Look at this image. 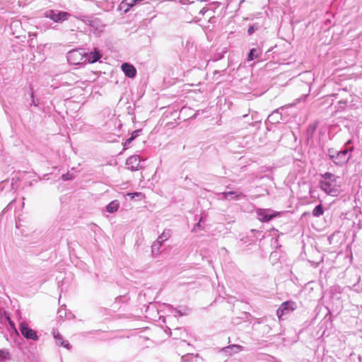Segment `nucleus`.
<instances>
[{"mask_svg":"<svg viewBox=\"0 0 362 362\" xmlns=\"http://www.w3.org/2000/svg\"><path fill=\"white\" fill-rule=\"evenodd\" d=\"M320 187L327 194L332 197H337L341 192L339 177L330 173L322 175Z\"/></svg>","mask_w":362,"mask_h":362,"instance_id":"f257e3e1","label":"nucleus"},{"mask_svg":"<svg viewBox=\"0 0 362 362\" xmlns=\"http://www.w3.org/2000/svg\"><path fill=\"white\" fill-rule=\"evenodd\" d=\"M329 156L330 158L333 160V162L337 165H342L344 163H346L350 158V154L349 153V151L347 150L340 151L337 152H335L333 150H329Z\"/></svg>","mask_w":362,"mask_h":362,"instance_id":"f03ea898","label":"nucleus"},{"mask_svg":"<svg viewBox=\"0 0 362 362\" xmlns=\"http://www.w3.org/2000/svg\"><path fill=\"white\" fill-rule=\"evenodd\" d=\"M45 16L50 18L55 23H62L69 19L71 14L66 11H59L56 13L53 10H49L46 12Z\"/></svg>","mask_w":362,"mask_h":362,"instance_id":"7ed1b4c3","label":"nucleus"},{"mask_svg":"<svg viewBox=\"0 0 362 362\" xmlns=\"http://www.w3.org/2000/svg\"><path fill=\"white\" fill-rule=\"evenodd\" d=\"M19 330L25 338L34 341L38 340L36 332L32 329L26 322H23L20 323Z\"/></svg>","mask_w":362,"mask_h":362,"instance_id":"20e7f679","label":"nucleus"},{"mask_svg":"<svg viewBox=\"0 0 362 362\" xmlns=\"http://www.w3.org/2000/svg\"><path fill=\"white\" fill-rule=\"evenodd\" d=\"M86 57V53H83L79 49H74L68 52L67 60L71 64H79L82 62Z\"/></svg>","mask_w":362,"mask_h":362,"instance_id":"39448f33","label":"nucleus"},{"mask_svg":"<svg viewBox=\"0 0 362 362\" xmlns=\"http://www.w3.org/2000/svg\"><path fill=\"white\" fill-rule=\"evenodd\" d=\"M296 303L293 301L283 303L276 310V315L280 320L281 317L296 309Z\"/></svg>","mask_w":362,"mask_h":362,"instance_id":"423d86ee","label":"nucleus"},{"mask_svg":"<svg viewBox=\"0 0 362 362\" xmlns=\"http://www.w3.org/2000/svg\"><path fill=\"white\" fill-rule=\"evenodd\" d=\"M140 157L139 156L134 155L129 157L126 160V165H127L128 169L132 171L139 170L141 168L140 165Z\"/></svg>","mask_w":362,"mask_h":362,"instance_id":"0eeeda50","label":"nucleus"},{"mask_svg":"<svg viewBox=\"0 0 362 362\" xmlns=\"http://www.w3.org/2000/svg\"><path fill=\"white\" fill-rule=\"evenodd\" d=\"M258 219L262 222H267L276 216L270 209H258L257 211Z\"/></svg>","mask_w":362,"mask_h":362,"instance_id":"6e6552de","label":"nucleus"},{"mask_svg":"<svg viewBox=\"0 0 362 362\" xmlns=\"http://www.w3.org/2000/svg\"><path fill=\"white\" fill-rule=\"evenodd\" d=\"M121 68L127 76L129 78H134L136 76V70L133 65L128 63H124Z\"/></svg>","mask_w":362,"mask_h":362,"instance_id":"1a4fd4ad","label":"nucleus"},{"mask_svg":"<svg viewBox=\"0 0 362 362\" xmlns=\"http://www.w3.org/2000/svg\"><path fill=\"white\" fill-rule=\"evenodd\" d=\"M102 57V54L100 51L96 48L94 49V51L90 52L88 54H86V61L87 60L88 63H95L98 61Z\"/></svg>","mask_w":362,"mask_h":362,"instance_id":"9d476101","label":"nucleus"},{"mask_svg":"<svg viewBox=\"0 0 362 362\" xmlns=\"http://www.w3.org/2000/svg\"><path fill=\"white\" fill-rule=\"evenodd\" d=\"M53 337L56 339L57 344L63 346L67 349H70V344L68 341L64 340L62 336L57 331H53Z\"/></svg>","mask_w":362,"mask_h":362,"instance_id":"9b49d317","label":"nucleus"},{"mask_svg":"<svg viewBox=\"0 0 362 362\" xmlns=\"http://www.w3.org/2000/svg\"><path fill=\"white\" fill-rule=\"evenodd\" d=\"M162 243H160V242L158 241V240H155L152 245H151V252H152V255L154 257H157L158 255H159L160 251V249L162 246Z\"/></svg>","mask_w":362,"mask_h":362,"instance_id":"f8f14e48","label":"nucleus"},{"mask_svg":"<svg viewBox=\"0 0 362 362\" xmlns=\"http://www.w3.org/2000/svg\"><path fill=\"white\" fill-rule=\"evenodd\" d=\"M242 349L243 347L241 346L233 344L222 349V351L227 352L231 354L232 353L230 351H231L233 353H238L242 351Z\"/></svg>","mask_w":362,"mask_h":362,"instance_id":"ddd939ff","label":"nucleus"},{"mask_svg":"<svg viewBox=\"0 0 362 362\" xmlns=\"http://www.w3.org/2000/svg\"><path fill=\"white\" fill-rule=\"evenodd\" d=\"M119 206V202L117 200H114L107 206L106 209L109 213H114L118 210Z\"/></svg>","mask_w":362,"mask_h":362,"instance_id":"4468645a","label":"nucleus"},{"mask_svg":"<svg viewBox=\"0 0 362 362\" xmlns=\"http://www.w3.org/2000/svg\"><path fill=\"white\" fill-rule=\"evenodd\" d=\"M132 0H124L119 5L120 9L124 8V12L127 13L132 6L135 5Z\"/></svg>","mask_w":362,"mask_h":362,"instance_id":"2eb2a0df","label":"nucleus"},{"mask_svg":"<svg viewBox=\"0 0 362 362\" xmlns=\"http://www.w3.org/2000/svg\"><path fill=\"white\" fill-rule=\"evenodd\" d=\"M170 237V230L165 229L163 232L158 237L156 240L160 242L163 244V242L166 241Z\"/></svg>","mask_w":362,"mask_h":362,"instance_id":"dca6fc26","label":"nucleus"},{"mask_svg":"<svg viewBox=\"0 0 362 362\" xmlns=\"http://www.w3.org/2000/svg\"><path fill=\"white\" fill-rule=\"evenodd\" d=\"M259 54H260L259 50H258L255 48H252L248 54L247 60L252 61L253 59L258 58Z\"/></svg>","mask_w":362,"mask_h":362,"instance_id":"f3484780","label":"nucleus"},{"mask_svg":"<svg viewBox=\"0 0 362 362\" xmlns=\"http://www.w3.org/2000/svg\"><path fill=\"white\" fill-rule=\"evenodd\" d=\"M235 194V197L238 199L240 197H241L243 194L241 193L238 194L235 192H223L221 195L223 196V199H230V197L232 195Z\"/></svg>","mask_w":362,"mask_h":362,"instance_id":"a211bd4d","label":"nucleus"},{"mask_svg":"<svg viewBox=\"0 0 362 362\" xmlns=\"http://www.w3.org/2000/svg\"><path fill=\"white\" fill-rule=\"evenodd\" d=\"M324 210L321 204L317 205L313 211V215L319 217L323 214Z\"/></svg>","mask_w":362,"mask_h":362,"instance_id":"6ab92c4d","label":"nucleus"},{"mask_svg":"<svg viewBox=\"0 0 362 362\" xmlns=\"http://www.w3.org/2000/svg\"><path fill=\"white\" fill-rule=\"evenodd\" d=\"M76 18L82 21L83 22H84L85 23H86L90 26L93 25V21L92 20L88 19L86 16H79V17H76Z\"/></svg>","mask_w":362,"mask_h":362,"instance_id":"aec40b11","label":"nucleus"},{"mask_svg":"<svg viewBox=\"0 0 362 362\" xmlns=\"http://www.w3.org/2000/svg\"><path fill=\"white\" fill-rule=\"evenodd\" d=\"M62 178L63 180H72L74 178V176L70 174L69 173H67L66 174H63L62 176Z\"/></svg>","mask_w":362,"mask_h":362,"instance_id":"412c9836","label":"nucleus"},{"mask_svg":"<svg viewBox=\"0 0 362 362\" xmlns=\"http://www.w3.org/2000/svg\"><path fill=\"white\" fill-rule=\"evenodd\" d=\"M133 141V138H129L126 140L124 144V149H127L129 148V144Z\"/></svg>","mask_w":362,"mask_h":362,"instance_id":"4be33fe9","label":"nucleus"},{"mask_svg":"<svg viewBox=\"0 0 362 362\" xmlns=\"http://www.w3.org/2000/svg\"><path fill=\"white\" fill-rule=\"evenodd\" d=\"M141 194L139 192H134V193H127V196H129L132 199H134L135 197L140 196Z\"/></svg>","mask_w":362,"mask_h":362,"instance_id":"5701e85b","label":"nucleus"},{"mask_svg":"<svg viewBox=\"0 0 362 362\" xmlns=\"http://www.w3.org/2000/svg\"><path fill=\"white\" fill-rule=\"evenodd\" d=\"M140 130H135L132 132L130 138H133V140L139 136Z\"/></svg>","mask_w":362,"mask_h":362,"instance_id":"b1692460","label":"nucleus"},{"mask_svg":"<svg viewBox=\"0 0 362 362\" xmlns=\"http://www.w3.org/2000/svg\"><path fill=\"white\" fill-rule=\"evenodd\" d=\"M199 227H201L200 221H199V222H198V223L194 226V228H193V230H193V231H194V232H197V228H199Z\"/></svg>","mask_w":362,"mask_h":362,"instance_id":"393cba45","label":"nucleus"},{"mask_svg":"<svg viewBox=\"0 0 362 362\" xmlns=\"http://www.w3.org/2000/svg\"><path fill=\"white\" fill-rule=\"evenodd\" d=\"M31 98H33V104L35 105V106H37V104L35 103V100H34V94L33 93H32L31 94Z\"/></svg>","mask_w":362,"mask_h":362,"instance_id":"a878e982","label":"nucleus"},{"mask_svg":"<svg viewBox=\"0 0 362 362\" xmlns=\"http://www.w3.org/2000/svg\"><path fill=\"white\" fill-rule=\"evenodd\" d=\"M253 30H253V28H252V27H251V28H250L248 29V33H249L250 34H251V33H253Z\"/></svg>","mask_w":362,"mask_h":362,"instance_id":"bb28decb","label":"nucleus"},{"mask_svg":"<svg viewBox=\"0 0 362 362\" xmlns=\"http://www.w3.org/2000/svg\"><path fill=\"white\" fill-rule=\"evenodd\" d=\"M142 0H132V1L134 2V4H136V3L140 2Z\"/></svg>","mask_w":362,"mask_h":362,"instance_id":"cd10ccee","label":"nucleus"},{"mask_svg":"<svg viewBox=\"0 0 362 362\" xmlns=\"http://www.w3.org/2000/svg\"><path fill=\"white\" fill-rule=\"evenodd\" d=\"M204 221L203 218L202 217L200 219H199V221H200V223Z\"/></svg>","mask_w":362,"mask_h":362,"instance_id":"c85d7f7f","label":"nucleus"},{"mask_svg":"<svg viewBox=\"0 0 362 362\" xmlns=\"http://www.w3.org/2000/svg\"><path fill=\"white\" fill-rule=\"evenodd\" d=\"M275 112H273L272 115H269V117H272L274 115Z\"/></svg>","mask_w":362,"mask_h":362,"instance_id":"c756f323","label":"nucleus"}]
</instances>
